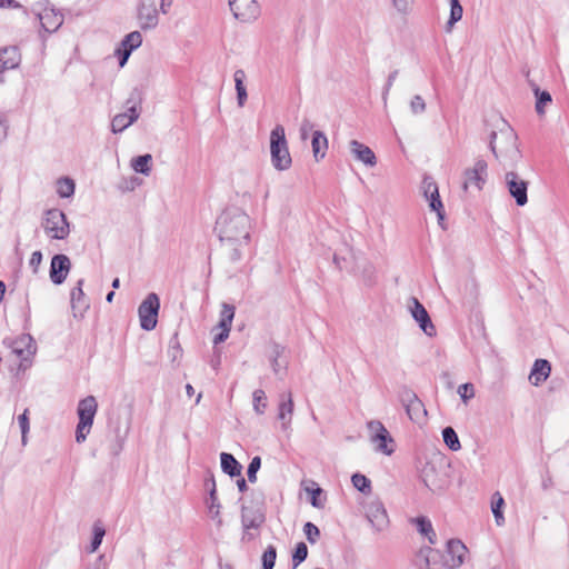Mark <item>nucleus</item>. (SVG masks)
I'll list each match as a JSON object with an SVG mask.
<instances>
[{"instance_id": "obj_29", "label": "nucleus", "mask_w": 569, "mask_h": 569, "mask_svg": "<svg viewBox=\"0 0 569 569\" xmlns=\"http://www.w3.org/2000/svg\"><path fill=\"white\" fill-rule=\"evenodd\" d=\"M0 67L6 70L16 69L21 62V54L18 47H4L0 49Z\"/></svg>"}, {"instance_id": "obj_34", "label": "nucleus", "mask_w": 569, "mask_h": 569, "mask_svg": "<svg viewBox=\"0 0 569 569\" xmlns=\"http://www.w3.org/2000/svg\"><path fill=\"white\" fill-rule=\"evenodd\" d=\"M412 522L416 525L419 533L425 536L430 545L437 543V535L433 530L431 521L427 517H418L416 519H412Z\"/></svg>"}, {"instance_id": "obj_32", "label": "nucleus", "mask_w": 569, "mask_h": 569, "mask_svg": "<svg viewBox=\"0 0 569 569\" xmlns=\"http://www.w3.org/2000/svg\"><path fill=\"white\" fill-rule=\"evenodd\" d=\"M221 469L230 477L241 476L242 466L231 453L222 452L220 455Z\"/></svg>"}, {"instance_id": "obj_53", "label": "nucleus", "mask_w": 569, "mask_h": 569, "mask_svg": "<svg viewBox=\"0 0 569 569\" xmlns=\"http://www.w3.org/2000/svg\"><path fill=\"white\" fill-rule=\"evenodd\" d=\"M397 76H398V70L390 72L388 76L387 82L382 90V101H383L385 106L387 104L389 91H390L391 87L393 86V82H395Z\"/></svg>"}, {"instance_id": "obj_4", "label": "nucleus", "mask_w": 569, "mask_h": 569, "mask_svg": "<svg viewBox=\"0 0 569 569\" xmlns=\"http://www.w3.org/2000/svg\"><path fill=\"white\" fill-rule=\"evenodd\" d=\"M44 233L54 240H64L70 233L67 216L59 209H49L41 221Z\"/></svg>"}, {"instance_id": "obj_57", "label": "nucleus", "mask_w": 569, "mask_h": 569, "mask_svg": "<svg viewBox=\"0 0 569 569\" xmlns=\"http://www.w3.org/2000/svg\"><path fill=\"white\" fill-rule=\"evenodd\" d=\"M29 410L26 409L22 415L18 417V423L21 429V433H28L30 430V422H29Z\"/></svg>"}, {"instance_id": "obj_38", "label": "nucleus", "mask_w": 569, "mask_h": 569, "mask_svg": "<svg viewBox=\"0 0 569 569\" xmlns=\"http://www.w3.org/2000/svg\"><path fill=\"white\" fill-rule=\"evenodd\" d=\"M76 189L74 181L71 178L63 177L57 181V193L61 198H70L73 196Z\"/></svg>"}, {"instance_id": "obj_31", "label": "nucleus", "mask_w": 569, "mask_h": 569, "mask_svg": "<svg viewBox=\"0 0 569 569\" xmlns=\"http://www.w3.org/2000/svg\"><path fill=\"white\" fill-rule=\"evenodd\" d=\"M210 481H211L212 487H211L210 492H209V498L206 501L207 508H208V515L210 516L211 519L217 521V526L218 527H221L222 523H223L222 519L220 517L221 505H220V502L218 501V498H217L214 480L211 479Z\"/></svg>"}, {"instance_id": "obj_61", "label": "nucleus", "mask_w": 569, "mask_h": 569, "mask_svg": "<svg viewBox=\"0 0 569 569\" xmlns=\"http://www.w3.org/2000/svg\"><path fill=\"white\" fill-rule=\"evenodd\" d=\"M8 123L7 120L0 117V142L7 138Z\"/></svg>"}, {"instance_id": "obj_23", "label": "nucleus", "mask_w": 569, "mask_h": 569, "mask_svg": "<svg viewBox=\"0 0 569 569\" xmlns=\"http://www.w3.org/2000/svg\"><path fill=\"white\" fill-rule=\"evenodd\" d=\"M349 149L353 158L362 162L367 167H375L377 164V157L375 152L366 144L358 140H351L349 142Z\"/></svg>"}, {"instance_id": "obj_9", "label": "nucleus", "mask_w": 569, "mask_h": 569, "mask_svg": "<svg viewBox=\"0 0 569 569\" xmlns=\"http://www.w3.org/2000/svg\"><path fill=\"white\" fill-rule=\"evenodd\" d=\"M421 478L427 488L432 492L442 491L447 485V475L441 465L427 462L421 471Z\"/></svg>"}, {"instance_id": "obj_39", "label": "nucleus", "mask_w": 569, "mask_h": 569, "mask_svg": "<svg viewBox=\"0 0 569 569\" xmlns=\"http://www.w3.org/2000/svg\"><path fill=\"white\" fill-rule=\"evenodd\" d=\"M252 406H253V411L257 415L261 416L266 412L268 401H267L266 392L262 389H257L253 391Z\"/></svg>"}, {"instance_id": "obj_27", "label": "nucleus", "mask_w": 569, "mask_h": 569, "mask_svg": "<svg viewBox=\"0 0 569 569\" xmlns=\"http://www.w3.org/2000/svg\"><path fill=\"white\" fill-rule=\"evenodd\" d=\"M98 403L93 396H88L80 400L78 403L77 413L79 421L93 425V419L97 413Z\"/></svg>"}, {"instance_id": "obj_54", "label": "nucleus", "mask_w": 569, "mask_h": 569, "mask_svg": "<svg viewBox=\"0 0 569 569\" xmlns=\"http://www.w3.org/2000/svg\"><path fill=\"white\" fill-rule=\"evenodd\" d=\"M311 496L310 502L316 508H323L325 502L319 498L322 493V489L317 487L316 489L308 490Z\"/></svg>"}, {"instance_id": "obj_40", "label": "nucleus", "mask_w": 569, "mask_h": 569, "mask_svg": "<svg viewBox=\"0 0 569 569\" xmlns=\"http://www.w3.org/2000/svg\"><path fill=\"white\" fill-rule=\"evenodd\" d=\"M442 438L450 450L458 451L461 448L458 435L452 427H446L442 430Z\"/></svg>"}, {"instance_id": "obj_18", "label": "nucleus", "mask_w": 569, "mask_h": 569, "mask_svg": "<svg viewBox=\"0 0 569 569\" xmlns=\"http://www.w3.org/2000/svg\"><path fill=\"white\" fill-rule=\"evenodd\" d=\"M71 269V261L66 254H56L50 263V279L54 284H61L68 277Z\"/></svg>"}, {"instance_id": "obj_47", "label": "nucleus", "mask_w": 569, "mask_h": 569, "mask_svg": "<svg viewBox=\"0 0 569 569\" xmlns=\"http://www.w3.org/2000/svg\"><path fill=\"white\" fill-rule=\"evenodd\" d=\"M426 199L429 202L430 209L432 211L437 212L439 220H442L445 217V211H443V204L439 197V191H437V196L431 194V196H429V198H426Z\"/></svg>"}, {"instance_id": "obj_45", "label": "nucleus", "mask_w": 569, "mask_h": 569, "mask_svg": "<svg viewBox=\"0 0 569 569\" xmlns=\"http://www.w3.org/2000/svg\"><path fill=\"white\" fill-rule=\"evenodd\" d=\"M234 317V307L228 303L222 305L219 326H231Z\"/></svg>"}, {"instance_id": "obj_11", "label": "nucleus", "mask_w": 569, "mask_h": 569, "mask_svg": "<svg viewBox=\"0 0 569 569\" xmlns=\"http://www.w3.org/2000/svg\"><path fill=\"white\" fill-rule=\"evenodd\" d=\"M264 522V513L260 508L243 506L241 510V523L243 528L242 541H251L256 536L250 529H258Z\"/></svg>"}, {"instance_id": "obj_5", "label": "nucleus", "mask_w": 569, "mask_h": 569, "mask_svg": "<svg viewBox=\"0 0 569 569\" xmlns=\"http://www.w3.org/2000/svg\"><path fill=\"white\" fill-rule=\"evenodd\" d=\"M399 400L405 407L409 419L416 423H423L427 418V410L417 393L411 389L403 387L399 391Z\"/></svg>"}, {"instance_id": "obj_16", "label": "nucleus", "mask_w": 569, "mask_h": 569, "mask_svg": "<svg viewBox=\"0 0 569 569\" xmlns=\"http://www.w3.org/2000/svg\"><path fill=\"white\" fill-rule=\"evenodd\" d=\"M467 552L466 546L457 539L447 542L446 552L443 555V563L447 569H457L465 562Z\"/></svg>"}, {"instance_id": "obj_2", "label": "nucleus", "mask_w": 569, "mask_h": 569, "mask_svg": "<svg viewBox=\"0 0 569 569\" xmlns=\"http://www.w3.org/2000/svg\"><path fill=\"white\" fill-rule=\"evenodd\" d=\"M516 132L506 127L499 133L492 132L490 137V149L496 159L503 164H513L520 158V151L517 144Z\"/></svg>"}, {"instance_id": "obj_41", "label": "nucleus", "mask_w": 569, "mask_h": 569, "mask_svg": "<svg viewBox=\"0 0 569 569\" xmlns=\"http://www.w3.org/2000/svg\"><path fill=\"white\" fill-rule=\"evenodd\" d=\"M351 482L353 487L362 493H369L371 491V481L365 475H352Z\"/></svg>"}, {"instance_id": "obj_15", "label": "nucleus", "mask_w": 569, "mask_h": 569, "mask_svg": "<svg viewBox=\"0 0 569 569\" xmlns=\"http://www.w3.org/2000/svg\"><path fill=\"white\" fill-rule=\"evenodd\" d=\"M408 309H409L412 318L419 325L420 329L427 336L432 337L436 335V328H435L426 308L420 303V301L417 298L411 297L408 300Z\"/></svg>"}, {"instance_id": "obj_62", "label": "nucleus", "mask_w": 569, "mask_h": 569, "mask_svg": "<svg viewBox=\"0 0 569 569\" xmlns=\"http://www.w3.org/2000/svg\"><path fill=\"white\" fill-rule=\"evenodd\" d=\"M173 0H160V11L163 14L169 12L170 7L172 6Z\"/></svg>"}, {"instance_id": "obj_35", "label": "nucleus", "mask_w": 569, "mask_h": 569, "mask_svg": "<svg viewBox=\"0 0 569 569\" xmlns=\"http://www.w3.org/2000/svg\"><path fill=\"white\" fill-rule=\"evenodd\" d=\"M152 156L149 153L138 156L131 160V167L136 172L149 176L151 172Z\"/></svg>"}, {"instance_id": "obj_43", "label": "nucleus", "mask_w": 569, "mask_h": 569, "mask_svg": "<svg viewBox=\"0 0 569 569\" xmlns=\"http://www.w3.org/2000/svg\"><path fill=\"white\" fill-rule=\"evenodd\" d=\"M409 109L413 116L422 114L427 109L425 99L420 94H415L409 102Z\"/></svg>"}, {"instance_id": "obj_3", "label": "nucleus", "mask_w": 569, "mask_h": 569, "mask_svg": "<svg viewBox=\"0 0 569 569\" xmlns=\"http://www.w3.org/2000/svg\"><path fill=\"white\" fill-rule=\"evenodd\" d=\"M270 158L272 167L278 171H287L292 166L286 131L281 124H277L270 132Z\"/></svg>"}, {"instance_id": "obj_28", "label": "nucleus", "mask_w": 569, "mask_h": 569, "mask_svg": "<svg viewBox=\"0 0 569 569\" xmlns=\"http://www.w3.org/2000/svg\"><path fill=\"white\" fill-rule=\"evenodd\" d=\"M551 372V366L549 361L545 359H537L532 366L529 375V380L533 386H540L545 382Z\"/></svg>"}, {"instance_id": "obj_37", "label": "nucleus", "mask_w": 569, "mask_h": 569, "mask_svg": "<svg viewBox=\"0 0 569 569\" xmlns=\"http://www.w3.org/2000/svg\"><path fill=\"white\" fill-rule=\"evenodd\" d=\"M533 92L536 96V111L539 116L545 114V109L548 104L552 102L551 94L548 91L540 90L538 87L533 88Z\"/></svg>"}, {"instance_id": "obj_1", "label": "nucleus", "mask_w": 569, "mask_h": 569, "mask_svg": "<svg viewBox=\"0 0 569 569\" xmlns=\"http://www.w3.org/2000/svg\"><path fill=\"white\" fill-rule=\"evenodd\" d=\"M250 231V217L238 208L226 209L216 222V232L232 261L242 258L249 246Z\"/></svg>"}, {"instance_id": "obj_7", "label": "nucleus", "mask_w": 569, "mask_h": 569, "mask_svg": "<svg viewBox=\"0 0 569 569\" xmlns=\"http://www.w3.org/2000/svg\"><path fill=\"white\" fill-rule=\"evenodd\" d=\"M370 435V441L375 445L378 452L390 456L395 451V441L386 427L378 420H371L367 423Z\"/></svg>"}, {"instance_id": "obj_56", "label": "nucleus", "mask_w": 569, "mask_h": 569, "mask_svg": "<svg viewBox=\"0 0 569 569\" xmlns=\"http://www.w3.org/2000/svg\"><path fill=\"white\" fill-rule=\"evenodd\" d=\"M422 188H423V194L426 198H429V196H431V194L437 196L438 186L435 181L425 179Z\"/></svg>"}, {"instance_id": "obj_12", "label": "nucleus", "mask_w": 569, "mask_h": 569, "mask_svg": "<svg viewBox=\"0 0 569 569\" xmlns=\"http://www.w3.org/2000/svg\"><path fill=\"white\" fill-rule=\"evenodd\" d=\"M366 517L368 521L371 523L372 528L376 531H383L389 526V518L387 510L379 499H373L369 501L366 507Z\"/></svg>"}, {"instance_id": "obj_20", "label": "nucleus", "mask_w": 569, "mask_h": 569, "mask_svg": "<svg viewBox=\"0 0 569 569\" xmlns=\"http://www.w3.org/2000/svg\"><path fill=\"white\" fill-rule=\"evenodd\" d=\"M295 403L291 392H283L279 396L278 419L281 429L288 431L291 428Z\"/></svg>"}, {"instance_id": "obj_42", "label": "nucleus", "mask_w": 569, "mask_h": 569, "mask_svg": "<svg viewBox=\"0 0 569 569\" xmlns=\"http://www.w3.org/2000/svg\"><path fill=\"white\" fill-rule=\"evenodd\" d=\"M276 558H277L276 547H273L272 545L268 546L261 557L262 569H273Z\"/></svg>"}, {"instance_id": "obj_51", "label": "nucleus", "mask_w": 569, "mask_h": 569, "mask_svg": "<svg viewBox=\"0 0 569 569\" xmlns=\"http://www.w3.org/2000/svg\"><path fill=\"white\" fill-rule=\"evenodd\" d=\"M458 393L463 402H467L469 399L475 396V388L472 383H463L458 387Z\"/></svg>"}, {"instance_id": "obj_36", "label": "nucleus", "mask_w": 569, "mask_h": 569, "mask_svg": "<svg viewBox=\"0 0 569 569\" xmlns=\"http://www.w3.org/2000/svg\"><path fill=\"white\" fill-rule=\"evenodd\" d=\"M503 506L505 500L499 492L493 493L491 501V511L498 526H502L505 523V517L502 512Z\"/></svg>"}, {"instance_id": "obj_33", "label": "nucleus", "mask_w": 569, "mask_h": 569, "mask_svg": "<svg viewBox=\"0 0 569 569\" xmlns=\"http://www.w3.org/2000/svg\"><path fill=\"white\" fill-rule=\"evenodd\" d=\"M234 88L237 92V103L242 108L248 99V92L244 86L246 72L242 69H238L233 73Z\"/></svg>"}, {"instance_id": "obj_49", "label": "nucleus", "mask_w": 569, "mask_h": 569, "mask_svg": "<svg viewBox=\"0 0 569 569\" xmlns=\"http://www.w3.org/2000/svg\"><path fill=\"white\" fill-rule=\"evenodd\" d=\"M261 467V459L260 457L256 456L251 459L249 466H248V470H247V475H248V480L250 482H256L257 481V472L259 471Z\"/></svg>"}, {"instance_id": "obj_17", "label": "nucleus", "mask_w": 569, "mask_h": 569, "mask_svg": "<svg viewBox=\"0 0 569 569\" xmlns=\"http://www.w3.org/2000/svg\"><path fill=\"white\" fill-rule=\"evenodd\" d=\"M34 12L42 29L48 33L56 32L63 23V14L52 7L46 6L42 9H34Z\"/></svg>"}, {"instance_id": "obj_26", "label": "nucleus", "mask_w": 569, "mask_h": 569, "mask_svg": "<svg viewBox=\"0 0 569 569\" xmlns=\"http://www.w3.org/2000/svg\"><path fill=\"white\" fill-rule=\"evenodd\" d=\"M139 111L136 106H131L128 112L119 113L113 117L111 121V130L114 133L122 132L129 126H131L138 118Z\"/></svg>"}, {"instance_id": "obj_60", "label": "nucleus", "mask_w": 569, "mask_h": 569, "mask_svg": "<svg viewBox=\"0 0 569 569\" xmlns=\"http://www.w3.org/2000/svg\"><path fill=\"white\" fill-rule=\"evenodd\" d=\"M168 352H169V356L171 357L172 361H174L178 357H180L181 349H180L177 340L174 342H171Z\"/></svg>"}, {"instance_id": "obj_59", "label": "nucleus", "mask_w": 569, "mask_h": 569, "mask_svg": "<svg viewBox=\"0 0 569 569\" xmlns=\"http://www.w3.org/2000/svg\"><path fill=\"white\" fill-rule=\"evenodd\" d=\"M41 262H42V253H41V251H34L31 254V258L29 260V266L32 268L33 273L38 272V268L41 264Z\"/></svg>"}, {"instance_id": "obj_24", "label": "nucleus", "mask_w": 569, "mask_h": 569, "mask_svg": "<svg viewBox=\"0 0 569 569\" xmlns=\"http://www.w3.org/2000/svg\"><path fill=\"white\" fill-rule=\"evenodd\" d=\"M142 43V36L139 31H132L129 34L124 37V39L121 42V49L119 52V64L120 67H123L130 57L131 52L139 48Z\"/></svg>"}, {"instance_id": "obj_13", "label": "nucleus", "mask_w": 569, "mask_h": 569, "mask_svg": "<svg viewBox=\"0 0 569 569\" xmlns=\"http://www.w3.org/2000/svg\"><path fill=\"white\" fill-rule=\"evenodd\" d=\"M505 182L510 196L515 199L516 203L519 207H523L528 202V182L513 171L506 173Z\"/></svg>"}, {"instance_id": "obj_63", "label": "nucleus", "mask_w": 569, "mask_h": 569, "mask_svg": "<svg viewBox=\"0 0 569 569\" xmlns=\"http://www.w3.org/2000/svg\"><path fill=\"white\" fill-rule=\"evenodd\" d=\"M392 1L398 11L403 12L407 10V7H408L407 0H392Z\"/></svg>"}, {"instance_id": "obj_55", "label": "nucleus", "mask_w": 569, "mask_h": 569, "mask_svg": "<svg viewBox=\"0 0 569 569\" xmlns=\"http://www.w3.org/2000/svg\"><path fill=\"white\" fill-rule=\"evenodd\" d=\"M462 14H463V9H462V6L460 7H455V8H450V18H449V21H448V27L449 29L456 23L458 22L459 20H461L462 18Z\"/></svg>"}, {"instance_id": "obj_10", "label": "nucleus", "mask_w": 569, "mask_h": 569, "mask_svg": "<svg viewBox=\"0 0 569 569\" xmlns=\"http://www.w3.org/2000/svg\"><path fill=\"white\" fill-rule=\"evenodd\" d=\"M440 550L429 546L422 547L416 553L413 563L416 569H447Z\"/></svg>"}, {"instance_id": "obj_22", "label": "nucleus", "mask_w": 569, "mask_h": 569, "mask_svg": "<svg viewBox=\"0 0 569 569\" xmlns=\"http://www.w3.org/2000/svg\"><path fill=\"white\" fill-rule=\"evenodd\" d=\"M283 353L284 347L277 342H270L267 347V358L276 376H282L286 372L287 361Z\"/></svg>"}, {"instance_id": "obj_6", "label": "nucleus", "mask_w": 569, "mask_h": 569, "mask_svg": "<svg viewBox=\"0 0 569 569\" xmlns=\"http://www.w3.org/2000/svg\"><path fill=\"white\" fill-rule=\"evenodd\" d=\"M160 300L157 293H149L138 308L140 326L143 330H153L158 322Z\"/></svg>"}, {"instance_id": "obj_52", "label": "nucleus", "mask_w": 569, "mask_h": 569, "mask_svg": "<svg viewBox=\"0 0 569 569\" xmlns=\"http://www.w3.org/2000/svg\"><path fill=\"white\" fill-rule=\"evenodd\" d=\"M313 131H316V130H315V124L311 122V120L303 119L301 121V124L299 128V133H300L301 140L306 141L309 138V134L313 133Z\"/></svg>"}, {"instance_id": "obj_30", "label": "nucleus", "mask_w": 569, "mask_h": 569, "mask_svg": "<svg viewBox=\"0 0 569 569\" xmlns=\"http://www.w3.org/2000/svg\"><path fill=\"white\" fill-rule=\"evenodd\" d=\"M329 143L328 138L322 131H313L311 137L312 154L317 162L326 157Z\"/></svg>"}, {"instance_id": "obj_46", "label": "nucleus", "mask_w": 569, "mask_h": 569, "mask_svg": "<svg viewBox=\"0 0 569 569\" xmlns=\"http://www.w3.org/2000/svg\"><path fill=\"white\" fill-rule=\"evenodd\" d=\"M104 535H106L104 528L99 523H94L93 538H92L91 546H90V552H94L100 547Z\"/></svg>"}, {"instance_id": "obj_25", "label": "nucleus", "mask_w": 569, "mask_h": 569, "mask_svg": "<svg viewBox=\"0 0 569 569\" xmlns=\"http://www.w3.org/2000/svg\"><path fill=\"white\" fill-rule=\"evenodd\" d=\"M232 14L242 22H251L259 17L260 6L257 0H243Z\"/></svg>"}, {"instance_id": "obj_48", "label": "nucleus", "mask_w": 569, "mask_h": 569, "mask_svg": "<svg viewBox=\"0 0 569 569\" xmlns=\"http://www.w3.org/2000/svg\"><path fill=\"white\" fill-rule=\"evenodd\" d=\"M303 532L306 535L307 540L310 543H316L318 538H319V536H320L319 528L316 525H313L312 522H306L305 523Z\"/></svg>"}, {"instance_id": "obj_58", "label": "nucleus", "mask_w": 569, "mask_h": 569, "mask_svg": "<svg viewBox=\"0 0 569 569\" xmlns=\"http://www.w3.org/2000/svg\"><path fill=\"white\" fill-rule=\"evenodd\" d=\"M218 327L221 329V332L214 336V338H213L214 345L223 342L229 337V332L231 330V326H227V325L219 326L218 325Z\"/></svg>"}, {"instance_id": "obj_21", "label": "nucleus", "mask_w": 569, "mask_h": 569, "mask_svg": "<svg viewBox=\"0 0 569 569\" xmlns=\"http://www.w3.org/2000/svg\"><path fill=\"white\" fill-rule=\"evenodd\" d=\"M12 352L22 360H29L37 351V345L32 336L23 333L12 340L10 345Z\"/></svg>"}, {"instance_id": "obj_64", "label": "nucleus", "mask_w": 569, "mask_h": 569, "mask_svg": "<svg viewBox=\"0 0 569 569\" xmlns=\"http://www.w3.org/2000/svg\"><path fill=\"white\" fill-rule=\"evenodd\" d=\"M4 7L18 8L20 4L16 3L14 0H0V8Z\"/></svg>"}, {"instance_id": "obj_14", "label": "nucleus", "mask_w": 569, "mask_h": 569, "mask_svg": "<svg viewBox=\"0 0 569 569\" xmlns=\"http://www.w3.org/2000/svg\"><path fill=\"white\" fill-rule=\"evenodd\" d=\"M137 19L142 30H151L158 26L159 16L153 0H139Z\"/></svg>"}, {"instance_id": "obj_8", "label": "nucleus", "mask_w": 569, "mask_h": 569, "mask_svg": "<svg viewBox=\"0 0 569 569\" xmlns=\"http://www.w3.org/2000/svg\"><path fill=\"white\" fill-rule=\"evenodd\" d=\"M488 176V164L486 160L478 158L471 168H467L462 173V189L468 192L470 188L478 191L482 190Z\"/></svg>"}, {"instance_id": "obj_50", "label": "nucleus", "mask_w": 569, "mask_h": 569, "mask_svg": "<svg viewBox=\"0 0 569 569\" xmlns=\"http://www.w3.org/2000/svg\"><path fill=\"white\" fill-rule=\"evenodd\" d=\"M92 425L79 421L76 430V441L82 443L91 430Z\"/></svg>"}, {"instance_id": "obj_19", "label": "nucleus", "mask_w": 569, "mask_h": 569, "mask_svg": "<svg viewBox=\"0 0 569 569\" xmlns=\"http://www.w3.org/2000/svg\"><path fill=\"white\" fill-rule=\"evenodd\" d=\"M83 283V279L78 280L77 284L71 289L70 292L71 310L76 319H82L89 309V302L82 290Z\"/></svg>"}, {"instance_id": "obj_44", "label": "nucleus", "mask_w": 569, "mask_h": 569, "mask_svg": "<svg viewBox=\"0 0 569 569\" xmlns=\"http://www.w3.org/2000/svg\"><path fill=\"white\" fill-rule=\"evenodd\" d=\"M308 556V547L305 542H299L296 546L292 555V567L296 569Z\"/></svg>"}]
</instances>
